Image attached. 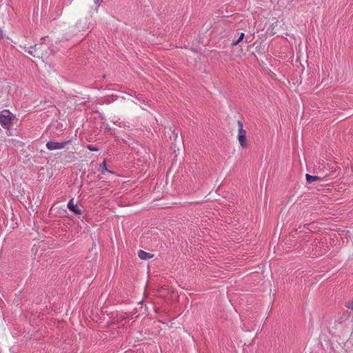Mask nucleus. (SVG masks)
I'll return each mask as SVG.
<instances>
[{
	"label": "nucleus",
	"instance_id": "nucleus-1",
	"mask_svg": "<svg viewBox=\"0 0 353 353\" xmlns=\"http://www.w3.org/2000/svg\"><path fill=\"white\" fill-rule=\"evenodd\" d=\"M237 140L243 148H247L249 145V141L247 138V132L243 129V123L241 121H237Z\"/></svg>",
	"mask_w": 353,
	"mask_h": 353
},
{
	"label": "nucleus",
	"instance_id": "nucleus-2",
	"mask_svg": "<svg viewBox=\"0 0 353 353\" xmlns=\"http://www.w3.org/2000/svg\"><path fill=\"white\" fill-rule=\"evenodd\" d=\"M13 119L12 114L8 110H3L0 112V124L3 128L9 129L12 125Z\"/></svg>",
	"mask_w": 353,
	"mask_h": 353
},
{
	"label": "nucleus",
	"instance_id": "nucleus-3",
	"mask_svg": "<svg viewBox=\"0 0 353 353\" xmlns=\"http://www.w3.org/2000/svg\"><path fill=\"white\" fill-rule=\"evenodd\" d=\"M68 143H70V141L59 143L50 141L46 143V148L50 150H61L64 148L65 145Z\"/></svg>",
	"mask_w": 353,
	"mask_h": 353
},
{
	"label": "nucleus",
	"instance_id": "nucleus-4",
	"mask_svg": "<svg viewBox=\"0 0 353 353\" xmlns=\"http://www.w3.org/2000/svg\"><path fill=\"white\" fill-rule=\"evenodd\" d=\"M68 209L74 212L75 214H81V210L78 208L76 204H74L73 199H70L68 203Z\"/></svg>",
	"mask_w": 353,
	"mask_h": 353
},
{
	"label": "nucleus",
	"instance_id": "nucleus-5",
	"mask_svg": "<svg viewBox=\"0 0 353 353\" xmlns=\"http://www.w3.org/2000/svg\"><path fill=\"white\" fill-rule=\"evenodd\" d=\"M137 255L141 260H148L154 256L153 254L146 252L142 250L138 251Z\"/></svg>",
	"mask_w": 353,
	"mask_h": 353
},
{
	"label": "nucleus",
	"instance_id": "nucleus-6",
	"mask_svg": "<svg viewBox=\"0 0 353 353\" xmlns=\"http://www.w3.org/2000/svg\"><path fill=\"white\" fill-rule=\"evenodd\" d=\"M306 180L309 183H312L314 181H320L321 178L320 176H312L309 174H306Z\"/></svg>",
	"mask_w": 353,
	"mask_h": 353
},
{
	"label": "nucleus",
	"instance_id": "nucleus-7",
	"mask_svg": "<svg viewBox=\"0 0 353 353\" xmlns=\"http://www.w3.org/2000/svg\"><path fill=\"white\" fill-rule=\"evenodd\" d=\"M100 168H101V172L104 174L105 172H111L107 168L105 161H104L101 164H100Z\"/></svg>",
	"mask_w": 353,
	"mask_h": 353
},
{
	"label": "nucleus",
	"instance_id": "nucleus-8",
	"mask_svg": "<svg viewBox=\"0 0 353 353\" xmlns=\"http://www.w3.org/2000/svg\"><path fill=\"white\" fill-rule=\"evenodd\" d=\"M244 36H245L244 33H243V32L241 33V34H240L239 37L238 38V39L236 41L233 42L232 45V46L238 45L243 39Z\"/></svg>",
	"mask_w": 353,
	"mask_h": 353
},
{
	"label": "nucleus",
	"instance_id": "nucleus-9",
	"mask_svg": "<svg viewBox=\"0 0 353 353\" xmlns=\"http://www.w3.org/2000/svg\"><path fill=\"white\" fill-rule=\"evenodd\" d=\"M345 307H346L347 309H349V310H350L353 311V297H352V300L349 301L345 304Z\"/></svg>",
	"mask_w": 353,
	"mask_h": 353
},
{
	"label": "nucleus",
	"instance_id": "nucleus-10",
	"mask_svg": "<svg viewBox=\"0 0 353 353\" xmlns=\"http://www.w3.org/2000/svg\"><path fill=\"white\" fill-rule=\"evenodd\" d=\"M88 149L90 150V151H98L99 150V148H95L91 145H88L87 146Z\"/></svg>",
	"mask_w": 353,
	"mask_h": 353
},
{
	"label": "nucleus",
	"instance_id": "nucleus-11",
	"mask_svg": "<svg viewBox=\"0 0 353 353\" xmlns=\"http://www.w3.org/2000/svg\"><path fill=\"white\" fill-rule=\"evenodd\" d=\"M41 48V45H35L34 46V48H32V50H34L35 52L37 50V49H39Z\"/></svg>",
	"mask_w": 353,
	"mask_h": 353
},
{
	"label": "nucleus",
	"instance_id": "nucleus-12",
	"mask_svg": "<svg viewBox=\"0 0 353 353\" xmlns=\"http://www.w3.org/2000/svg\"><path fill=\"white\" fill-rule=\"evenodd\" d=\"M28 52H29V54H31V55H32L33 57H40V55H39V54H38L37 55H36V54H33V52H32V50H31V51H29Z\"/></svg>",
	"mask_w": 353,
	"mask_h": 353
},
{
	"label": "nucleus",
	"instance_id": "nucleus-13",
	"mask_svg": "<svg viewBox=\"0 0 353 353\" xmlns=\"http://www.w3.org/2000/svg\"><path fill=\"white\" fill-rule=\"evenodd\" d=\"M3 37V31L0 28V39Z\"/></svg>",
	"mask_w": 353,
	"mask_h": 353
},
{
	"label": "nucleus",
	"instance_id": "nucleus-14",
	"mask_svg": "<svg viewBox=\"0 0 353 353\" xmlns=\"http://www.w3.org/2000/svg\"><path fill=\"white\" fill-rule=\"evenodd\" d=\"M146 290H147V288H145V290H144V291H143V294H145Z\"/></svg>",
	"mask_w": 353,
	"mask_h": 353
}]
</instances>
